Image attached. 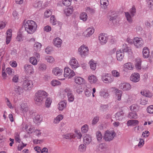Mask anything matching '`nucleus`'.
Returning <instances> with one entry per match:
<instances>
[{"label": "nucleus", "mask_w": 153, "mask_h": 153, "mask_svg": "<svg viewBox=\"0 0 153 153\" xmlns=\"http://www.w3.org/2000/svg\"><path fill=\"white\" fill-rule=\"evenodd\" d=\"M23 26L25 31L28 34H32L36 30L37 25L36 23L32 20L25 21L23 22Z\"/></svg>", "instance_id": "f257e3e1"}, {"label": "nucleus", "mask_w": 153, "mask_h": 153, "mask_svg": "<svg viewBox=\"0 0 153 153\" xmlns=\"http://www.w3.org/2000/svg\"><path fill=\"white\" fill-rule=\"evenodd\" d=\"M67 94L68 100L70 102H73L74 99V95L72 93V90L70 88H67L63 89L61 92L60 96L62 98H64Z\"/></svg>", "instance_id": "f03ea898"}, {"label": "nucleus", "mask_w": 153, "mask_h": 153, "mask_svg": "<svg viewBox=\"0 0 153 153\" xmlns=\"http://www.w3.org/2000/svg\"><path fill=\"white\" fill-rule=\"evenodd\" d=\"M47 96L48 93L45 91L39 90L35 94L34 100L37 102L41 103Z\"/></svg>", "instance_id": "7ed1b4c3"}, {"label": "nucleus", "mask_w": 153, "mask_h": 153, "mask_svg": "<svg viewBox=\"0 0 153 153\" xmlns=\"http://www.w3.org/2000/svg\"><path fill=\"white\" fill-rule=\"evenodd\" d=\"M89 50L88 47L85 45H82L78 49V52L80 56L85 58L88 55Z\"/></svg>", "instance_id": "20e7f679"}, {"label": "nucleus", "mask_w": 153, "mask_h": 153, "mask_svg": "<svg viewBox=\"0 0 153 153\" xmlns=\"http://www.w3.org/2000/svg\"><path fill=\"white\" fill-rule=\"evenodd\" d=\"M116 135L114 130H107L105 132L103 138L105 141H110L113 139Z\"/></svg>", "instance_id": "39448f33"}, {"label": "nucleus", "mask_w": 153, "mask_h": 153, "mask_svg": "<svg viewBox=\"0 0 153 153\" xmlns=\"http://www.w3.org/2000/svg\"><path fill=\"white\" fill-rule=\"evenodd\" d=\"M33 85L32 82L29 79H26L22 81V88L25 90L28 91L30 90Z\"/></svg>", "instance_id": "423d86ee"}, {"label": "nucleus", "mask_w": 153, "mask_h": 153, "mask_svg": "<svg viewBox=\"0 0 153 153\" xmlns=\"http://www.w3.org/2000/svg\"><path fill=\"white\" fill-rule=\"evenodd\" d=\"M133 43L135 47L137 48L142 47L144 44L143 39L138 37H135L133 38Z\"/></svg>", "instance_id": "0eeeda50"}, {"label": "nucleus", "mask_w": 153, "mask_h": 153, "mask_svg": "<svg viewBox=\"0 0 153 153\" xmlns=\"http://www.w3.org/2000/svg\"><path fill=\"white\" fill-rule=\"evenodd\" d=\"M75 75L74 71L69 67H65L64 68V77H68L71 78Z\"/></svg>", "instance_id": "6e6552de"}, {"label": "nucleus", "mask_w": 153, "mask_h": 153, "mask_svg": "<svg viewBox=\"0 0 153 153\" xmlns=\"http://www.w3.org/2000/svg\"><path fill=\"white\" fill-rule=\"evenodd\" d=\"M69 64L73 70H76L80 66L78 61L74 57L70 59Z\"/></svg>", "instance_id": "1a4fd4ad"}, {"label": "nucleus", "mask_w": 153, "mask_h": 153, "mask_svg": "<svg viewBox=\"0 0 153 153\" xmlns=\"http://www.w3.org/2000/svg\"><path fill=\"white\" fill-rule=\"evenodd\" d=\"M102 80L104 83H107L112 82L113 81V78L110 74L105 73L102 76Z\"/></svg>", "instance_id": "9d476101"}, {"label": "nucleus", "mask_w": 153, "mask_h": 153, "mask_svg": "<svg viewBox=\"0 0 153 153\" xmlns=\"http://www.w3.org/2000/svg\"><path fill=\"white\" fill-rule=\"evenodd\" d=\"M95 29L92 27L88 28L83 32V35L85 38H88L92 36L94 33Z\"/></svg>", "instance_id": "9b49d317"}, {"label": "nucleus", "mask_w": 153, "mask_h": 153, "mask_svg": "<svg viewBox=\"0 0 153 153\" xmlns=\"http://www.w3.org/2000/svg\"><path fill=\"white\" fill-rule=\"evenodd\" d=\"M120 50L123 53H126L128 55H131L132 54V50L125 44L123 45Z\"/></svg>", "instance_id": "f8f14e48"}, {"label": "nucleus", "mask_w": 153, "mask_h": 153, "mask_svg": "<svg viewBox=\"0 0 153 153\" xmlns=\"http://www.w3.org/2000/svg\"><path fill=\"white\" fill-rule=\"evenodd\" d=\"M98 39L100 44L103 45L107 42L108 38L105 34L101 33L99 36Z\"/></svg>", "instance_id": "ddd939ff"}, {"label": "nucleus", "mask_w": 153, "mask_h": 153, "mask_svg": "<svg viewBox=\"0 0 153 153\" xmlns=\"http://www.w3.org/2000/svg\"><path fill=\"white\" fill-rule=\"evenodd\" d=\"M119 88L123 91H127L131 89V86L127 82L121 83L119 85Z\"/></svg>", "instance_id": "4468645a"}, {"label": "nucleus", "mask_w": 153, "mask_h": 153, "mask_svg": "<svg viewBox=\"0 0 153 153\" xmlns=\"http://www.w3.org/2000/svg\"><path fill=\"white\" fill-rule=\"evenodd\" d=\"M62 43V40L59 37L54 38L53 40V43L56 48H59L61 47Z\"/></svg>", "instance_id": "2eb2a0df"}, {"label": "nucleus", "mask_w": 153, "mask_h": 153, "mask_svg": "<svg viewBox=\"0 0 153 153\" xmlns=\"http://www.w3.org/2000/svg\"><path fill=\"white\" fill-rule=\"evenodd\" d=\"M24 71L26 73L32 74L34 72L33 66L30 65L26 64L24 66Z\"/></svg>", "instance_id": "dca6fc26"}, {"label": "nucleus", "mask_w": 153, "mask_h": 153, "mask_svg": "<svg viewBox=\"0 0 153 153\" xmlns=\"http://www.w3.org/2000/svg\"><path fill=\"white\" fill-rule=\"evenodd\" d=\"M88 80L91 84H96L98 81V79L96 76L93 74L89 75L88 77Z\"/></svg>", "instance_id": "f3484780"}, {"label": "nucleus", "mask_w": 153, "mask_h": 153, "mask_svg": "<svg viewBox=\"0 0 153 153\" xmlns=\"http://www.w3.org/2000/svg\"><path fill=\"white\" fill-rule=\"evenodd\" d=\"M52 72L53 74L59 77L62 75L63 70L59 67H56L53 69Z\"/></svg>", "instance_id": "a211bd4d"}, {"label": "nucleus", "mask_w": 153, "mask_h": 153, "mask_svg": "<svg viewBox=\"0 0 153 153\" xmlns=\"http://www.w3.org/2000/svg\"><path fill=\"white\" fill-rule=\"evenodd\" d=\"M113 89V91L115 95L116 99L118 101H120L121 100V98L123 94L122 91L115 88Z\"/></svg>", "instance_id": "6ab92c4d"}, {"label": "nucleus", "mask_w": 153, "mask_h": 153, "mask_svg": "<svg viewBox=\"0 0 153 153\" xmlns=\"http://www.w3.org/2000/svg\"><path fill=\"white\" fill-rule=\"evenodd\" d=\"M130 80L133 82H137L140 80V76L138 73H134L132 74L130 77Z\"/></svg>", "instance_id": "aec40b11"}, {"label": "nucleus", "mask_w": 153, "mask_h": 153, "mask_svg": "<svg viewBox=\"0 0 153 153\" xmlns=\"http://www.w3.org/2000/svg\"><path fill=\"white\" fill-rule=\"evenodd\" d=\"M123 70L124 71L132 70L134 68L133 64L131 62H128L124 64L123 65Z\"/></svg>", "instance_id": "412c9836"}, {"label": "nucleus", "mask_w": 153, "mask_h": 153, "mask_svg": "<svg viewBox=\"0 0 153 153\" xmlns=\"http://www.w3.org/2000/svg\"><path fill=\"white\" fill-rule=\"evenodd\" d=\"M83 143L85 145L89 144L91 141L92 137L88 134H85L83 137Z\"/></svg>", "instance_id": "4be33fe9"}, {"label": "nucleus", "mask_w": 153, "mask_h": 153, "mask_svg": "<svg viewBox=\"0 0 153 153\" xmlns=\"http://www.w3.org/2000/svg\"><path fill=\"white\" fill-rule=\"evenodd\" d=\"M24 89L22 87H21L17 85H16L14 87L13 91L16 94L19 95L23 93Z\"/></svg>", "instance_id": "5701e85b"}, {"label": "nucleus", "mask_w": 153, "mask_h": 153, "mask_svg": "<svg viewBox=\"0 0 153 153\" xmlns=\"http://www.w3.org/2000/svg\"><path fill=\"white\" fill-rule=\"evenodd\" d=\"M12 30L10 29H8L6 32L7 37L6 42L7 45L10 42L12 36Z\"/></svg>", "instance_id": "b1692460"}, {"label": "nucleus", "mask_w": 153, "mask_h": 153, "mask_svg": "<svg viewBox=\"0 0 153 153\" xmlns=\"http://www.w3.org/2000/svg\"><path fill=\"white\" fill-rule=\"evenodd\" d=\"M74 81L76 84L81 85L84 83L85 80L82 77L76 76L74 78Z\"/></svg>", "instance_id": "393cba45"}, {"label": "nucleus", "mask_w": 153, "mask_h": 153, "mask_svg": "<svg viewBox=\"0 0 153 153\" xmlns=\"http://www.w3.org/2000/svg\"><path fill=\"white\" fill-rule=\"evenodd\" d=\"M20 106V110L23 113H25L28 111V108L26 103L23 102L21 103Z\"/></svg>", "instance_id": "a878e982"}, {"label": "nucleus", "mask_w": 153, "mask_h": 153, "mask_svg": "<svg viewBox=\"0 0 153 153\" xmlns=\"http://www.w3.org/2000/svg\"><path fill=\"white\" fill-rule=\"evenodd\" d=\"M141 60L140 58H137L135 60V66L136 68L138 70H140L141 68Z\"/></svg>", "instance_id": "bb28decb"}, {"label": "nucleus", "mask_w": 153, "mask_h": 153, "mask_svg": "<svg viewBox=\"0 0 153 153\" xmlns=\"http://www.w3.org/2000/svg\"><path fill=\"white\" fill-rule=\"evenodd\" d=\"M67 104L63 101L60 102L57 105L59 111H62L66 107Z\"/></svg>", "instance_id": "cd10ccee"}, {"label": "nucleus", "mask_w": 153, "mask_h": 153, "mask_svg": "<svg viewBox=\"0 0 153 153\" xmlns=\"http://www.w3.org/2000/svg\"><path fill=\"white\" fill-rule=\"evenodd\" d=\"M42 46V45L41 43L36 42L33 44V48L34 51H38L40 50Z\"/></svg>", "instance_id": "c85d7f7f"}, {"label": "nucleus", "mask_w": 153, "mask_h": 153, "mask_svg": "<svg viewBox=\"0 0 153 153\" xmlns=\"http://www.w3.org/2000/svg\"><path fill=\"white\" fill-rule=\"evenodd\" d=\"M124 56V53L122 52L121 50L117 51L116 57L118 61H121L123 59Z\"/></svg>", "instance_id": "c756f323"}, {"label": "nucleus", "mask_w": 153, "mask_h": 153, "mask_svg": "<svg viewBox=\"0 0 153 153\" xmlns=\"http://www.w3.org/2000/svg\"><path fill=\"white\" fill-rule=\"evenodd\" d=\"M100 3L102 8L104 9L107 8L109 4L108 0H100Z\"/></svg>", "instance_id": "7c9ffc66"}, {"label": "nucleus", "mask_w": 153, "mask_h": 153, "mask_svg": "<svg viewBox=\"0 0 153 153\" xmlns=\"http://www.w3.org/2000/svg\"><path fill=\"white\" fill-rule=\"evenodd\" d=\"M143 56L144 58H148L149 56V51L148 48L144 47L143 50Z\"/></svg>", "instance_id": "2f4dec72"}, {"label": "nucleus", "mask_w": 153, "mask_h": 153, "mask_svg": "<svg viewBox=\"0 0 153 153\" xmlns=\"http://www.w3.org/2000/svg\"><path fill=\"white\" fill-rule=\"evenodd\" d=\"M139 121L137 120H130L127 123V125L128 126H135L139 123Z\"/></svg>", "instance_id": "473e14b6"}, {"label": "nucleus", "mask_w": 153, "mask_h": 153, "mask_svg": "<svg viewBox=\"0 0 153 153\" xmlns=\"http://www.w3.org/2000/svg\"><path fill=\"white\" fill-rule=\"evenodd\" d=\"M74 11L72 7H69L65 9L64 10V14L67 16H69L73 13Z\"/></svg>", "instance_id": "72a5a7b5"}, {"label": "nucleus", "mask_w": 153, "mask_h": 153, "mask_svg": "<svg viewBox=\"0 0 153 153\" xmlns=\"http://www.w3.org/2000/svg\"><path fill=\"white\" fill-rule=\"evenodd\" d=\"M97 149L99 151L102 152L106 150L107 147L105 144L101 143L97 146Z\"/></svg>", "instance_id": "f704fd0d"}, {"label": "nucleus", "mask_w": 153, "mask_h": 153, "mask_svg": "<svg viewBox=\"0 0 153 153\" xmlns=\"http://www.w3.org/2000/svg\"><path fill=\"white\" fill-rule=\"evenodd\" d=\"M63 118V115L61 114H59L54 119L53 123L55 124H58Z\"/></svg>", "instance_id": "c9c22d12"}, {"label": "nucleus", "mask_w": 153, "mask_h": 153, "mask_svg": "<svg viewBox=\"0 0 153 153\" xmlns=\"http://www.w3.org/2000/svg\"><path fill=\"white\" fill-rule=\"evenodd\" d=\"M47 68L46 65L43 63H41L39 65L38 69L40 71H44Z\"/></svg>", "instance_id": "e433bc0d"}, {"label": "nucleus", "mask_w": 153, "mask_h": 153, "mask_svg": "<svg viewBox=\"0 0 153 153\" xmlns=\"http://www.w3.org/2000/svg\"><path fill=\"white\" fill-rule=\"evenodd\" d=\"M124 112L123 110H121L117 113L115 115L116 119L117 120H120L122 118V116L123 115Z\"/></svg>", "instance_id": "4c0bfd02"}, {"label": "nucleus", "mask_w": 153, "mask_h": 153, "mask_svg": "<svg viewBox=\"0 0 153 153\" xmlns=\"http://www.w3.org/2000/svg\"><path fill=\"white\" fill-rule=\"evenodd\" d=\"M88 16L87 13L85 12L81 13L79 16L80 19L83 22H85L87 20Z\"/></svg>", "instance_id": "58836bf2"}, {"label": "nucleus", "mask_w": 153, "mask_h": 153, "mask_svg": "<svg viewBox=\"0 0 153 153\" xmlns=\"http://www.w3.org/2000/svg\"><path fill=\"white\" fill-rule=\"evenodd\" d=\"M42 120V116L39 115H36L34 119V122L37 124L40 123Z\"/></svg>", "instance_id": "ea45409f"}, {"label": "nucleus", "mask_w": 153, "mask_h": 153, "mask_svg": "<svg viewBox=\"0 0 153 153\" xmlns=\"http://www.w3.org/2000/svg\"><path fill=\"white\" fill-rule=\"evenodd\" d=\"M123 99L125 102L128 103L131 101V98L130 96L128 94H125L123 97Z\"/></svg>", "instance_id": "a19ab883"}, {"label": "nucleus", "mask_w": 153, "mask_h": 153, "mask_svg": "<svg viewBox=\"0 0 153 153\" xmlns=\"http://www.w3.org/2000/svg\"><path fill=\"white\" fill-rule=\"evenodd\" d=\"M52 102V99L50 97L47 98L45 100V105L46 107L49 108L51 106Z\"/></svg>", "instance_id": "79ce46f5"}, {"label": "nucleus", "mask_w": 153, "mask_h": 153, "mask_svg": "<svg viewBox=\"0 0 153 153\" xmlns=\"http://www.w3.org/2000/svg\"><path fill=\"white\" fill-rule=\"evenodd\" d=\"M127 117L131 119H136L138 118V115L136 112H130L128 113Z\"/></svg>", "instance_id": "37998d69"}, {"label": "nucleus", "mask_w": 153, "mask_h": 153, "mask_svg": "<svg viewBox=\"0 0 153 153\" xmlns=\"http://www.w3.org/2000/svg\"><path fill=\"white\" fill-rule=\"evenodd\" d=\"M45 58L46 61L50 63H53L55 61L54 58L52 56H47L45 57Z\"/></svg>", "instance_id": "c03bdc74"}, {"label": "nucleus", "mask_w": 153, "mask_h": 153, "mask_svg": "<svg viewBox=\"0 0 153 153\" xmlns=\"http://www.w3.org/2000/svg\"><path fill=\"white\" fill-rule=\"evenodd\" d=\"M37 59L35 57L33 56L30 58L29 62L33 65H36L38 63Z\"/></svg>", "instance_id": "a18cd8bd"}, {"label": "nucleus", "mask_w": 153, "mask_h": 153, "mask_svg": "<svg viewBox=\"0 0 153 153\" xmlns=\"http://www.w3.org/2000/svg\"><path fill=\"white\" fill-rule=\"evenodd\" d=\"M90 68L92 70H95L96 69L97 63L95 61L91 60L89 62Z\"/></svg>", "instance_id": "49530a36"}, {"label": "nucleus", "mask_w": 153, "mask_h": 153, "mask_svg": "<svg viewBox=\"0 0 153 153\" xmlns=\"http://www.w3.org/2000/svg\"><path fill=\"white\" fill-rule=\"evenodd\" d=\"M112 75L114 77L118 78L120 76V73L117 70H113L111 71Z\"/></svg>", "instance_id": "de8ad7c7"}, {"label": "nucleus", "mask_w": 153, "mask_h": 153, "mask_svg": "<svg viewBox=\"0 0 153 153\" xmlns=\"http://www.w3.org/2000/svg\"><path fill=\"white\" fill-rule=\"evenodd\" d=\"M63 137L66 139H69L74 138L75 137V136L73 134H66L63 135Z\"/></svg>", "instance_id": "09e8293b"}, {"label": "nucleus", "mask_w": 153, "mask_h": 153, "mask_svg": "<svg viewBox=\"0 0 153 153\" xmlns=\"http://www.w3.org/2000/svg\"><path fill=\"white\" fill-rule=\"evenodd\" d=\"M52 10L51 9H48L45 12L44 16L46 18L50 17L52 14Z\"/></svg>", "instance_id": "8fccbe9b"}, {"label": "nucleus", "mask_w": 153, "mask_h": 153, "mask_svg": "<svg viewBox=\"0 0 153 153\" xmlns=\"http://www.w3.org/2000/svg\"><path fill=\"white\" fill-rule=\"evenodd\" d=\"M96 137L98 141H101L102 140V134L100 131H98L96 132Z\"/></svg>", "instance_id": "3c124183"}, {"label": "nucleus", "mask_w": 153, "mask_h": 153, "mask_svg": "<svg viewBox=\"0 0 153 153\" xmlns=\"http://www.w3.org/2000/svg\"><path fill=\"white\" fill-rule=\"evenodd\" d=\"M130 110L132 111H135L139 109V107L137 104H133L129 107Z\"/></svg>", "instance_id": "603ef678"}, {"label": "nucleus", "mask_w": 153, "mask_h": 153, "mask_svg": "<svg viewBox=\"0 0 153 153\" xmlns=\"http://www.w3.org/2000/svg\"><path fill=\"white\" fill-rule=\"evenodd\" d=\"M42 2L41 1H35L33 4V6L36 8H41L42 6Z\"/></svg>", "instance_id": "864d4df0"}, {"label": "nucleus", "mask_w": 153, "mask_h": 153, "mask_svg": "<svg viewBox=\"0 0 153 153\" xmlns=\"http://www.w3.org/2000/svg\"><path fill=\"white\" fill-rule=\"evenodd\" d=\"M25 129L28 133H32L34 131V128L32 126L28 127V126H25Z\"/></svg>", "instance_id": "5fc2aeb1"}, {"label": "nucleus", "mask_w": 153, "mask_h": 153, "mask_svg": "<svg viewBox=\"0 0 153 153\" xmlns=\"http://www.w3.org/2000/svg\"><path fill=\"white\" fill-rule=\"evenodd\" d=\"M61 84L60 82L59 81L56 80H53L51 82V85L53 86L59 85Z\"/></svg>", "instance_id": "6e6d98bb"}, {"label": "nucleus", "mask_w": 153, "mask_h": 153, "mask_svg": "<svg viewBox=\"0 0 153 153\" xmlns=\"http://www.w3.org/2000/svg\"><path fill=\"white\" fill-rule=\"evenodd\" d=\"M144 140L142 138H140L139 143L137 145L138 148H142L144 146Z\"/></svg>", "instance_id": "4d7b16f0"}, {"label": "nucleus", "mask_w": 153, "mask_h": 153, "mask_svg": "<svg viewBox=\"0 0 153 153\" xmlns=\"http://www.w3.org/2000/svg\"><path fill=\"white\" fill-rule=\"evenodd\" d=\"M86 145L84 144H81L79 145V150L82 152L85 151L86 148Z\"/></svg>", "instance_id": "13d9d810"}, {"label": "nucleus", "mask_w": 153, "mask_h": 153, "mask_svg": "<svg viewBox=\"0 0 153 153\" xmlns=\"http://www.w3.org/2000/svg\"><path fill=\"white\" fill-rule=\"evenodd\" d=\"M81 131L83 133L87 132L88 130V126L87 124H85L81 128Z\"/></svg>", "instance_id": "bf43d9fd"}, {"label": "nucleus", "mask_w": 153, "mask_h": 153, "mask_svg": "<svg viewBox=\"0 0 153 153\" xmlns=\"http://www.w3.org/2000/svg\"><path fill=\"white\" fill-rule=\"evenodd\" d=\"M125 16L128 22H131L132 21L131 15H130L128 12L125 13Z\"/></svg>", "instance_id": "052dcab7"}, {"label": "nucleus", "mask_w": 153, "mask_h": 153, "mask_svg": "<svg viewBox=\"0 0 153 153\" xmlns=\"http://www.w3.org/2000/svg\"><path fill=\"white\" fill-rule=\"evenodd\" d=\"M146 111L149 114H153V105H150L146 108Z\"/></svg>", "instance_id": "680f3d73"}, {"label": "nucleus", "mask_w": 153, "mask_h": 153, "mask_svg": "<svg viewBox=\"0 0 153 153\" xmlns=\"http://www.w3.org/2000/svg\"><path fill=\"white\" fill-rule=\"evenodd\" d=\"M50 22L53 25H56L57 20L55 18L54 16H52L50 18Z\"/></svg>", "instance_id": "e2e57ef3"}, {"label": "nucleus", "mask_w": 153, "mask_h": 153, "mask_svg": "<svg viewBox=\"0 0 153 153\" xmlns=\"http://www.w3.org/2000/svg\"><path fill=\"white\" fill-rule=\"evenodd\" d=\"M71 0H63V4L65 6H70L71 3Z\"/></svg>", "instance_id": "0e129e2a"}, {"label": "nucleus", "mask_w": 153, "mask_h": 153, "mask_svg": "<svg viewBox=\"0 0 153 153\" xmlns=\"http://www.w3.org/2000/svg\"><path fill=\"white\" fill-rule=\"evenodd\" d=\"M16 39L19 42H21L23 40L22 35L20 32L18 33Z\"/></svg>", "instance_id": "69168bd1"}, {"label": "nucleus", "mask_w": 153, "mask_h": 153, "mask_svg": "<svg viewBox=\"0 0 153 153\" xmlns=\"http://www.w3.org/2000/svg\"><path fill=\"white\" fill-rule=\"evenodd\" d=\"M91 90L88 88H86L85 91V95L87 97H89L91 95Z\"/></svg>", "instance_id": "338daca9"}, {"label": "nucleus", "mask_w": 153, "mask_h": 153, "mask_svg": "<svg viewBox=\"0 0 153 153\" xmlns=\"http://www.w3.org/2000/svg\"><path fill=\"white\" fill-rule=\"evenodd\" d=\"M99 120V117H95L93 119L91 124L93 125L96 124L98 122Z\"/></svg>", "instance_id": "774afa93"}]
</instances>
